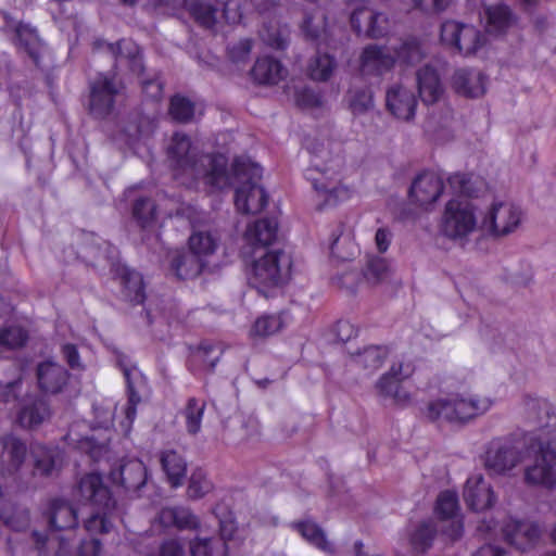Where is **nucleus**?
I'll return each mask as SVG.
<instances>
[{
	"mask_svg": "<svg viewBox=\"0 0 556 556\" xmlns=\"http://www.w3.org/2000/svg\"><path fill=\"white\" fill-rule=\"evenodd\" d=\"M167 160L176 179L181 184L202 179L205 185L222 190L229 184L228 159L222 154L200 155L191 139L181 132L173 135L167 147Z\"/></svg>",
	"mask_w": 556,
	"mask_h": 556,
	"instance_id": "f257e3e1",
	"label": "nucleus"
},
{
	"mask_svg": "<svg viewBox=\"0 0 556 556\" xmlns=\"http://www.w3.org/2000/svg\"><path fill=\"white\" fill-rule=\"evenodd\" d=\"M494 401L489 396L459 393L450 394L429 401L421 409L422 417L438 427L448 425L463 428L476 418L484 415L493 406Z\"/></svg>",
	"mask_w": 556,
	"mask_h": 556,
	"instance_id": "f03ea898",
	"label": "nucleus"
},
{
	"mask_svg": "<svg viewBox=\"0 0 556 556\" xmlns=\"http://www.w3.org/2000/svg\"><path fill=\"white\" fill-rule=\"evenodd\" d=\"M24 384H0V403L8 404L17 402L20 409L17 421L22 428L37 429L50 418L51 410L47 401V394H58L62 391L61 384H34V391H25L23 397L22 387Z\"/></svg>",
	"mask_w": 556,
	"mask_h": 556,
	"instance_id": "7ed1b4c3",
	"label": "nucleus"
},
{
	"mask_svg": "<svg viewBox=\"0 0 556 556\" xmlns=\"http://www.w3.org/2000/svg\"><path fill=\"white\" fill-rule=\"evenodd\" d=\"M342 168L343 157L339 153L332 154L328 149H320L312 157L307 177L327 205H336L352 194V190L341 184Z\"/></svg>",
	"mask_w": 556,
	"mask_h": 556,
	"instance_id": "20e7f679",
	"label": "nucleus"
},
{
	"mask_svg": "<svg viewBox=\"0 0 556 556\" xmlns=\"http://www.w3.org/2000/svg\"><path fill=\"white\" fill-rule=\"evenodd\" d=\"M229 184L223 189L235 188V205L244 214L260 213L267 204V194L260 185L262 168L249 159L235 160L231 172L227 170Z\"/></svg>",
	"mask_w": 556,
	"mask_h": 556,
	"instance_id": "39448f33",
	"label": "nucleus"
},
{
	"mask_svg": "<svg viewBox=\"0 0 556 556\" xmlns=\"http://www.w3.org/2000/svg\"><path fill=\"white\" fill-rule=\"evenodd\" d=\"M248 267L249 283L258 292L267 295V289L286 285L293 274L292 255L281 249L251 253Z\"/></svg>",
	"mask_w": 556,
	"mask_h": 556,
	"instance_id": "423d86ee",
	"label": "nucleus"
},
{
	"mask_svg": "<svg viewBox=\"0 0 556 556\" xmlns=\"http://www.w3.org/2000/svg\"><path fill=\"white\" fill-rule=\"evenodd\" d=\"M74 496L97 509L85 520L86 531L90 534L109 533L113 525L108 513L114 509L116 502L102 477L93 472L85 475L75 488Z\"/></svg>",
	"mask_w": 556,
	"mask_h": 556,
	"instance_id": "0eeeda50",
	"label": "nucleus"
},
{
	"mask_svg": "<svg viewBox=\"0 0 556 556\" xmlns=\"http://www.w3.org/2000/svg\"><path fill=\"white\" fill-rule=\"evenodd\" d=\"M424 58V50L416 39H407L400 46L380 47L370 45L361 55V72L366 76H380L389 72L395 61L415 64Z\"/></svg>",
	"mask_w": 556,
	"mask_h": 556,
	"instance_id": "6e6552de",
	"label": "nucleus"
},
{
	"mask_svg": "<svg viewBox=\"0 0 556 556\" xmlns=\"http://www.w3.org/2000/svg\"><path fill=\"white\" fill-rule=\"evenodd\" d=\"M529 447L535 453V463L525 471L526 483L554 489L556 486V437L547 438L541 431V434L530 439Z\"/></svg>",
	"mask_w": 556,
	"mask_h": 556,
	"instance_id": "1a4fd4ad",
	"label": "nucleus"
},
{
	"mask_svg": "<svg viewBox=\"0 0 556 556\" xmlns=\"http://www.w3.org/2000/svg\"><path fill=\"white\" fill-rule=\"evenodd\" d=\"M168 3L170 0H160ZM187 10L194 21L205 28H213L222 21L237 24L242 18L239 0H185Z\"/></svg>",
	"mask_w": 556,
	"mask_h": 556,
	"instance_id": "9d476101",
	"label": "nucleus"
},
{
	"mask_svg": "<svg viewBox=\"0 0 556 556\" xmlns=\"http://www.w3.org/2000/svg\"><path fill=\"white\" fill-rule=\"evenodd\" d=\"M477 228L475 207L466 198L450 200L444 207L440 231L453 240L466 239Z\"/></svg>",
	"mask_w": 556,
	"mask_h": 556,
	"instance_id": "9b49d317",
	"label": "nucleus"
},
{
	"mask_svg": "<svg viewBox=\"0 0 556 556\" xmlns=\"http://www.w3.org/2000/svg\"><path fill=\"white\" fill-rule=\"evenodd\" d=\"M522 220V211L508 200H495L481 219V229L492 237H505L515 232Z\"/></svg>",
	"mask_w": 556,
	"mask_h": 556,
	"instance_id": "f8f14e48",
	"label": "nucleus"
},
{
	"mask_svg": "<svg viewBox=\"0 0 556 556\" xmlns=\"http://www.w3.org/2000/svg\"><path fill=\"white\" fill-rule=\"evenodd\" d=\"M440 38L443 45L463 55L475 54L486 42L484 34L476 26L455 20L442 23Z\"/></svg>",
	"mask_w": 556,
	"mask_h": 556,
	"instance_id": "ddd939ff",
	"label": "nucleus"
},
{
	"mask_svg": "<svg viewBox=\"0 0 556 556\" xmlns=\"http://www.w3.org/2000/svg\"><path fill=\"white\" fill-rule=\"evenodd\" d=\"M522 460L521 448L516 442L496 439L490 442L484 455V467L490 476H504Z\"/></svg>",
	"mask_w": 556,
	"mask_h": 556,
	"instance_id": "4468645a",
	"label": "nucleus"
},
{
	"mask_svg": "<svg viewBox=\"0 0 556 556\" xmlns=\"http://www.w3.org/2000/svg\"><path fill=\"white\" fill-rule=\"evenodd\" d=\"M110 480L125 493L140 496L148 480V470L140 459H123L116 468L111 469Z\"/></svg>",
	"mask_w": 556,
	"mask_h": 556,
	"instance_id": "2eb2a0df",
	"label": "nucleus"
},
{
	"mask_svg": "<svg viewBox=\"0 0 556 556\" xmlns=\"http://www.w3.org/2000/svg\"><path fill=\"white\" fill-rule=\"evenodd\" d=\"M444 189L442 177L430 170L420 173L409 188V200L422 208L435 203Z\"/></svg>",
	"mask_w": 556,
	"mask_h": 556,
	"instance_id": "dca6fc26",
	"label": "nucleus"
},
{
	"mask_svg": "<svg viewBox=\"0 0 556 556\" xmlns=\"http://www.w3.org/2000/svg\"><path fill=\"white\" fill-rule=\"evenodd\" d=\"M504 538L516 549L527 552L540 542L542 530L536 522L529 520H509L503 529Z\"/></svg>",
	"mask_w": 556,
	"mask_h": 556,
	"instance_id": "f3484780",
	"label": "nucleus"
},
{
	"mask_svg": "<svg viewBox=\"0 0 556 556\" xmlns=\"http://www.w3.org/2000/svg\"><path fill=\"white\" fill-rule=\"evenodd\" d=\"M117 92L118 86L114 78L106 74H99L90 84V112L97 117L106 116L113 109Z\"/></svg>",
	"mask_w": 556,
	"mask_h": 556,
	"instance_id": "a211bd4d",
	"label": "nucleus"
},
{
	"mask_svg": "<svg viewBox=\"0 0 556 556\" xmlns=\"http://www.w3.org/2000/svg\"><path fill=\"white\" fill-rule=\"evenodd\" d=\"M386 105L396 118L410 121L416 114L417 99L409 87L395 83L387 89Z\"/></svg>",
	"mask_w": 556,
	"mask_h": 556,
	"instance_id": "6ab92c4d",
	"label": "nucleus"
},
{
	"mask_svg": "<svg viewBox=\"0 0 556 556\" xmlns=\"http://www.w3.org/2000/svg\"><path fill=\"white\" fill-rule=\"evenodd\" d=\"M278 224L275 219L263 218L247 227L244 232V254L266 251L277 238Z\"/></svg>",
	"mask_w": 556,
	"mask_h": 556,
	"instance_id": "aec40b11",
	"label": "nucleus"
},
{
	"mask_svg": "<svg viewBox=\"0 0 556 556\" xmlns=\"http://www.w3.org/2000/svg\"><path fill=\"white\" fill-rule=\"evenodd\" d=\"M417 89L421 102L429 106L440 103L445 97V88L438 71L427 64L416 73Z\"/></svg>",
	"mask_w": 556,
	"mask_h": 556,
	"instance_id": "412c9836",
	"label": "nucleus"
},
{
	"mask_svg": "<svg viewBox=\"0 0 556 556\" xmlns=\"http://www.w3.org/2000/svg\"><path fill=\"white\" fill-rule=\"evenodd\" d=\"M454 91L466 98H480L486 91L488 77L477 68H457L451 79Z\"/></svg>",
	"mask_w": 556,
	"mask_h": 556,
	"instance_id": "4be33fe9",
	"label": "nucleus"
},
{
	"mask_svg": "<svg viewBox=\"0 0 556 556\" xmlns=\"http://www.w3.org/2000/svg\"><path fill=\"white\" fill-rule=\"evenodd\" d=\"M351 24L357 34H365L372 38L382 37L389 30L388 17L366 7L352 12Z\"/></svg>",
	"mask_w": 556,
	"mask_h": 556,
	"instance_id": "5701e85b",
	"label": "nucleus"
},
{
	"mask_svg": "<svg viewBox=\"0 0 556 556\" xmlns=\"http://www.w3.org/2000/svg\"><path fill=\"white\" fill-rule=\"evenodd\" d=\"M51 531L74 530L78 526V513L75 506L63 498H54L45 511Z\"/></svg>",
	"mask_w": 556,
	"mask_h": 556,
	"instance_id": "b1692460",
	"label": "nucleus"
},
{
	"mask_svg": "<svg viewBox=\"0 0 556 556\" xmlns=\"http://www.w3.org/2000/svg\"><path fill=\"white\" fill-rule=\"evenodd\" d=\"M464 501L467 507L473 511H483L494 504V492L481 475L467 479L464 493Z\"/></svg>",
	"mask_w": 556,
	"mask_h": 556,
	"instance_id": "393cba45",
	"label": "nucleus"
},
{
	"mask_svg": "<svg viewBox=\"0 0 556 556\" xmlns=\"http://www.w3.org/2000/svg\"><path fill=\"white\" fill-rule=\"evenodd\" d=\"M13 40L21 53H25L37 67L41 66L46 50L35 28L20 23Z\"/></svg>",
	"mask_w": 556,
	"mask_h": 556,
	"instance_id": "a878e982",
	"label": "nucleus"
},
{
	"mask_svg": "<svg viewBox=\"0 0 556 556\" xmlns=\"http://www.w3.org/2000/svg\"><path fill=\"white\" fill-rule=\"evenodd\" d=\"M289 528L314 547L327 553L333 552V547L327 540L325 530L312 517L306 516L299 520H294L289 523Z\"/></svg>",
	"mask_w": 556,
	"mask_h": 556,
	"instance_id": "bb28decb",
	"label": "nucleus"
},
{
	"mask_svg": "<svg viewBox=\"0 0 556 556\" xmlns=\"http://www.w3.org/2000/svg\"><path fill=\"white\" fill-rule=\"evenodd\" d=\"M3 470L9 475L17 472L24 464L28 448L26 443L13 434L1 438Z\"/></svg>",
	"mask_w": 556,
	"mask_h": 556,
	"instance_id": "cd10ccee",
	"label": "nucleus"
},
{
	"mask_svg": "<svg viewBox=\"0 0 556 556\" xmlns=\"http://www.w3.org/2000/svg\"><path fill=\"white\" fill-rule=\"evenodd\" d=\"M105 48L115 58L117 64H126L136 74L143 72L140 49L129 39H122L116 43H104Z\"/></svg>",
	"mask_w": 556,
	"mask_h": 556,
	"instance_id": "c85d7f7f",
	"label": "nucleus"
},
{
	"mask_svg": "<svg viewBox=\"0 0 556 556\" xmlns=\"http://www.w3.org/2000/svg\"><path fill=\"white\" fill-rule=\"evenodd\" d=\"M160 523L179 530H195L200 526L199 518L187 507H165L159 514Z\"/></svg>",
	"mask_w": 556,
	"mask_h": 556,
	"instance_id": "c756f323",
	"label": "nucleus"
},
{
	"mask_svg": "<svg viewBox=\"0 0 556 556\" xmlns=\"http://www.w3.org/2000/svg\"><path fill=\"white\" fill-rule=\"evenodd\" d=\"M208 263L190 251L175 252L172 256V270L179 279H192L199 276Z\"/></svg>",
	"mask_w": 556,
	"mask_h": 556,
	"instance_id": "7c9ffc66",
	"label": "nucleus"
},
{
	"mask_svg": "<svg viewBox=\"0 0 556 556\" xmlns=\"http://www.w3.org/2000/svg\"><path fill=\"white\" fill-rule=\"evenodd\" d=\"M160 463L166 475L168 483L173 488H178L184 484L187 472V463L177 451H162L160 454Z\"/></svg>",
	"mask_w": 556,
	"mask_h": 556,
	"instance_id": "2f4dec72",
	"label": "nucleus"
},
{
	"mask_svg": "<svg viewBox=\"0 0 556 556\" xmlns=\"http://www.w3.org/2000/svg\"><path fill=\"white\" fill-rule=\"evenodd\" d=\"M287 75V70L282 64L273 58L264 56L256 60L252 76L258 84L276 85Z\"/></svg>",
	"mask_w": 556,
	"mask_h": 556,
	"instance_id": "473e14b6",
	"label": "nucleus"
},
{
	"mask_svg": "<svg viewBox=\"0 0 556 556\" xmlns=\"http://www.w3.org/2000/svg\"><path fill=\"white\" fill-rule=\"evenodd\" d=\"M219 244L220 239L217 233L210 230L193 231L188 240L189 250L207 263L218 251Z\"/></svg>",
	"mask_w": 556,
	"mask_h": 556,
	"instance_id": "72a5a7b5",
	"label": "nucleus"
},
{
	"mask_svg": "<svg viewBox=\"0 0 556 556\" xmlns=\"http://www.w3.org/2000/svg\"><path fill=\"white\" fill-rule=\"evenodd\" d=\"M439 532L438 523L433 519L422 520L409 533V543L414 553L424 554L429 551Z\"/></svg>",
	"mask_w": 556,
	"mask_h": 556,
	"instance_id": "f704fd0d",
	"label": "nucleus"
},
{
	"mask_svg": "<svg viewBox=\"0 0 556 556\" xmlns=\"http://www.w3.org/2000/svg\"><path fill=\"white\" fill-rule=\"evenodd\" d=\"M486 31L493 35H502L515 23L510 9L504 4L489 7L485 10Z\"/></svg>",
	"mask_w": 556,
	"mask_h": 556,
	"instance_id": "c9c22d12",
	"label": "nucleus"
},
{
	"mask_svg": "<svg viewBox=\"0 0 556 556\" xmlns=\"http://www.w3.org/2000/svg\"><path fill=\"white\" fill-rule=\"evenodd\" d=\"M121 283L123 286V295L126 300L140 304L144 300V286L142 276L127 267L121 270Z\"/></svg>",
	"mask_w": 556,
	"mask_h": 556,
	"instance_id": "e433bc0d",
	"label": "nucleus"
},
{
	"mask_svg": "<svg viewBox=\"0 0 556 556\" xmlns=\"http://www.w3.org/2000/svg\"><path fill=\"white\" fill-rule=\"evenodd\" d=\"M388 356V349L384 346H368L362 352L351 355L350 365L363 368L365 371H374L380 367Z\"/></svg>",
	"mask_w": 556,
	"mask_h": 556,
	"instance_id": "4c0bfd02",
	"label": "nucleus"
},
{
	"mask_svg": "<svg viewBox=\"0 0 556 556\" xmlns=\"http://www.w3.org/2000/svg\"><path fill=\"white\" fill-rule=\"evenodd\" d=\"M197 113L201 115L202 108L190 99L179 94L170 99L169 114L175 121L180 123L192 122Z\"/></svg>",
	"mask_w": 556,
	"mask_h": 556,
	"instance_id": "58836bf2",
	"label": "nucleus"
},
{
	"mask_svg": "<svg viewBox=\"0 0 556 556\" xmlns=\"http://www.w3.org/2000/svg\"><path fill=\"white\" fill-rule=\"evenodd\" d=\"M376 393L384 405L404 406L410 403L412 395L403 384H375Z\"/></svg>",
	"mask_w": 556,
	"mask_h": 556,
	"instance_id": "ea45409f",
	"label": "nucleus"
},
{
	"mask_svg": "<svg viewBox=\"0 0 556 556\" xmlns=\"http://www.w3.org/2000/svg\"><path fill=\"white\" fill-rule=\"evenodd\" d=\"M222 354L223 350L218 344L205 342L191 352L189 364L191 366L202 364L211 369L216 365Z\"/></svg>",
	"mask_w": 556,
	"mask_h": 556,
	"instance_id": "a19ab883",
	"label": "nucleus"
},
{
	"mask_svg": "<svg viewBox=\"0 0 556 556\" xmlns=\"http://www.w3.org/2000/svg\"><path fill=\"white\" fill-rule=\"evenodd\" d=\"M191 556H227V544L220 539H197L190 543Z\"/></svg>",
	"mask_w": 556,
	"mask_h": 556,
	"instance_id": "79ce46f5",
	"label": "nucleus"
},
{
	"mask_svg": "<svg viewBox=\"0 0 556 556\" xmlns=\"http://www.w3.org/2000/svg\"><path fill=\"white\" fill-rule=\"evenodd\" d=\"M348 101L354 115H361L374 106L372 93L368 88H353L349 91Z\"/></svg>",
	"mask_w": 556,
	"mask_h": 556,
	"instance_id": "37998d69",
	"label": "nucleus"
},
{
	"mask_svg": "<svg viewBox=\"0 0 556 556\" xmlns=\"http://www.w3.org/2000/svg\"><path fill=\"white\" fill-rule=\"evenodd\" d=\"M37 378L39 382H64L67 371L59 363L47 359L37 366Z\"/></svg>",
	"mask_w": 556,
	"mask_h": 556,
	"instance_id": "c03bdc74",
	"label": "nucleus"
},
{
	"mask_svg": "<svg viewBox=\"0 0 556 556\" xmlns=\"http://www.w3.org/2000/svg\"><path fill=\"white\" fill-rule=\"evenodd\" d=\"M336 61L329 54H318L309 64V75L314 80H327L336 68Z\"/></svg>",
	"mask_w": 556,
	"mask_h": 556,
	"instance_id": "a18cd8bd",
	"label": "nucleus"
},
{
	"mask_svg": "<svg viewBox=\"0 0 556 556\" xmlns=\"http://www.w3.org/2000/svg\"><path fill=\"white\" fill-rule=\"evenodd\" d=\"M364 276L370 285L386 281L390 276V266L386 258L372 257L368 261Z\"/></svg>",
	"mask_w": 556,
	"mask_h": 556,
	"instance_id": "49530a36",
	"label": "nucleus"
},
{
	"mask_svg": "<svg viewBox=\"0 0 556 556\" xmlns=\"http://www.w3.org/2000/svg\"><path fill=\"white\" fill-rule=\"evenodd\" d=\"M302 31L309 39H317L326 29V17L320 10L306 12L301 25Z\"/></svg>",
	"mask_w": 556,
	"mask_h": 556,
	"instance_id": "de8ad7c7",
	"label": "nucleus"
},
{
	"mask_svg": "<svg viewBox=\"0 0 556 556\" xmlns=\"http://www.w3.org/2000/svg\"><path fill=\"white\" fill-rule=\"evenodd\" d=\"M414 371L415 366L410 361L396 359L383 374L381 382H403L409 379Z\"/></svg>",
	"mask_w": 556,
	"mask_h": 556,
	"instance_id": "09e8293b",
	"label": "nucleus"
},
{
	"mask_svg": "<svg viewBox=\"0 0 556 556\" xmlns=\"http://www.w3.org/2000/svg\"><path fill=\"white\" fill-rule=\"evenodd\" d=\"M212 490V483L206 478V473L201 469L197 468L192 471L188 484V496L192 500L202 498Z\"/></svg>",
	"mask_w": 556,
	"mask_h": 556,
	"instance_id": "8fccbe9b",
	"label": "nucleus"
},
{
	"mask_svg": "<svg viewBox=\"0 0 556 556\" xmlns=\"http://www.w3.org/2000/svg\"><path fill=\"white\" fill-rule=\"evenodd\" d=\"M205 404L194 397L188 400L185 416L187 430L191 434L199 432Z\"/></svg>",
	"mask_w": 556,
	"mask_h": 556,
	"instance_id": "3c124183",
	"label": "nucleus"
},
{
	"mask_svg": "<svg viewBox=\"0 0 556 556\" xmlns=\"http://www.w3.org/2000/svg\"><path fill=\"white\" fill-rule=\"evenodd\" d=\"M132 215L141 227H148L156 216V206L148 198H139L132 207Z\"/></svg>",
	"mask_w": 556,
	"mask_h": 556,
	"instance_id": "603ef678",
	"label": "nucleus"
},
{
	"mask_svg": "<svg viewBox=\"0 0 556 556\" xmlns=\"http://www.w3.org/2000/svg\"><path fill=\"white\" fill-rule=\"evenodd\" d=\"M458 508V497L455 492L444 491L438 496L435 514L443 520L451 519Z\"/></svg>",
	"mask_w": 556,
	"mask_h": 556,
	"instance_id": "864d4df0",
	"label": "nucleus"
},
{
	"mask_svg": "<svg viewBox=\"0 0 556 556\" xmlns=\"http://www.w3.org/2000/svg\"><path fill=\"white\" fill-rule=\"evenodd\" d=\"M3 522L14 531H23L29 526V511L22 507H12L10 511H2Z\"/></svg>",
	"mask_w": 556,
	"mask_h": 556,
	"instance_id": "5fc2aeb1",
	"label": "nucleus"
},
{
	"mask_svg": "<svg viewBox=\"0 0 556 556\" xmlns=\"http://www.w3.org/2000/svg\"><path fill=\"white\" fill-rule=\"evenodd\" d=\"M282 327L280 315H267L256 319L252 327L254 336L266 337L276 333Z\"/></svg>",
	"mask_w": 556,
	"mask_h": 556,
	"instance_id": "6e6d98bb",
	"label": "nucleus"
},
{
	"mask_svg": "<svg viewBox=\"0 0 556 556\" xmlns=\"http://www.w3.org/2000/svg\"><path fill=\"white\" fill-rule=\"evenodd\" d=\"M27 340V332L18 326L5 327L0 332V346L21 348Z\"/></svg>",
	"mask_w": 556,
	"mask_h": 556,
	"instance_id": "4d7b16f0",
	"label": "nucleus"
},
{
	"mask_svg": "<svg viewBox=\"0 0 556 556\" xmlns=\"http://www.w3.org/2000/svg\"><path fill=\"white\" fill-rule=\"evenodd\" d=\"M34 455V473L41 476H50L55 467V459L51 451L40 448L33 452Z\"/></svg>",
	"mask_w": 556,
	"mask_h": 556,
	"instance_id": "13d9d810",
	"label": "nucleus"
},
{
	"mask_svg": "<svg viewBox=\"0 0 556 556\" xmlns=\"http://www.w3.org/2000/svg\"><path fill=\"white\" fill-rule=\"evenodd\" d=\"M356 247L346 239L341 240L338 238L333 241V243L330 247L331 256L342 262L349 261L352 257H354Z\"/></svg>",
	"mask_w": 556,
	"mask_h": 556,
	"instance_id": "bf43d9fd",
	"label": "nucleus"
},
{
	"mask_svg": "<svg viewBox=\"0 0 556 556\" xmlns=\"http://www.w3.org/2000/svg\"><path fill=\"white\" fill-rule=\"evenodd\" d=\"M261 37L264 42L276 49H282L287 45L285 31L280 28L268 27L264 25L263 29L261 30Z\"/></svg>",
	"mask_w": 556,
	"mask_h": 556,
	"instance_id": "052dcab7",
	"label": "nucleus"
},
{
	"mask_svg": "<svg viewBox=\"0 0 556 556\" xmlns=\"http://www.w3.org/2000/svg\"><path fill=\"white\" fill-rule=\"evenodd\" d=\"M252 50V40L242 39L229 48V56L233 63H244L248 61Z\"/></svg>",
	"mask_w": 556,
	"mask_h": 556,
	"instance_id": "680f3d73",
	"label": "nucleus"
},
{
	"mask_svg": "<svg viewBox=\"0 0 556 556\" xmlns=\"http://www.w3.org/2000/svg\"><path fill=\"white\" fill-rule=\"evenodd\" d=\"M62 354L72 370L79 372L85 369V365L80 362L78 350L74 344H64L62 346Z\"/></svg>",
	"mask_w": 556,
	"mask_h": 556,
	"instance_id": "e2e57ef3",
	"label": "nucleus"
},
{
	"mask_svg": "<svg viewBox=\"0 0 556 556\" xmlns=\"http://www.w3.org/2000/svg\"><path fill=\"white\" fill-rule=\"evenodd\" d=\"M413 3L425 13H440L448 8L451 0H413Z\"/></svg>",
	"mask_w": 556,
	"mask_h": 556,
	"instance_id": "0e129e2a",
	"label": "nucleus"
},
{
	"mask_svg": "<svg viewBox=\"0 0 556 556\" xmlns=\"http://www.w3.org/2000/svg\"><path fill=\"white\" fill-rule=\"evenodd\" d=\"M128 401L125 408V416L127 421L131 425L137 416V405L141 402V396L136 391L134 384H127Z\"/></svg>",
	"mask_w": 556,
	"mask_h": 556,
	"instance_id": "69168bd1",
	"label": "nucleus"
},
{
	"mask_svg": "<svg viewBox=\"0 0 556 556\" xmlns=\"http://www.w3.org/2000/svg\"><path fill=\"white\" fill-rule=\"evenodd\" d=\"M157 556H187V554L181 542L176 539H169L160 545Z\"/></svg>",
	"mask_w": 556,
	"mask_h": 556,
	"instance_id": "338daca9",
	"label": "nucleus"
},
{
	"mask_svg": "<svg viewBox=\"0 0 556 556\" xmlns=\"http://www.w3.org/2000/svg\"><path fill=\"white\" fill-rule=\"evenodd\" d=\"M102 543L97 538L83 540L77 551V556H100Z\"/></svg>",
	"mask_w": 556,
	"mask_h": 556,
	"instance_id": "774afa93",
	"label": "nucleus"
}]
</instances>
